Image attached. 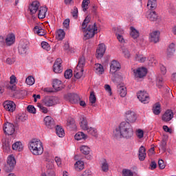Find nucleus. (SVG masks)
<instances>
[{
	"instance_id": "f257e3e1",
	"label": "nucleus",
	"mask_w": 176,
	"mask_h": 176,
	"mask_svg": "<svg viewBox=\"0 0 176 176\" xmlns=\"http://www.w3.org/2000/svg\"><path fill=\"white\" fill-rule=\"evenodd\" d=\"M89 23H90V16H87L83 21L80 28V30L83 34L84 41H87V39L94 38V35L97 34V25L96 23L91 24L87 26Z\"/></svg>"
},
{
	"instance_id": "f03ea898",
	"label": "nucleus",
	"mask_w": 176,
	"mask_h": 176,
	"mask_svg": "<svg viewBox=\"0 0 176 176\" xmlns=\"http://www.w3.org/2000/svg\"><path fill=\"white\" fill-rule=\"evenodd\" d=\"M134 134L133 126L130 123L122 122L119 126V129H116L114 131V136L117 138H126L129 140Z\"/></svg>"
},
{
	"instance_id": "7ed1b4c3",
	"label": "nucleus",
	"mask_w": 176,
	"mask_h": 176,
	"mask_svg": "<svg viewBox=\"0 0 176 176\" xmlns=\"http://www.w3.org/2000/svg\"><path fill=\"white\" fill-rule=\"evenodd\" d=\"M29 149L32 155L39 156L43 153V145L42 142L37 139H32L29 142Z\"/></svg>"
},
{
	"instance_id": "20e7f679",
	"label": "nucleus",
	"mask_w": 176,
	"mask_h": 176,
	"mask_svg": "<svg viewBox=\"0 0 176 176\" xmlns=\"http://www.w3.org/2000/svg\"><path fill=\"white\" fill-rule=\"evenodd\" d=\"M14 166H16V159L13 155H10L8 157L7 164L4 165L3 170L6 173H11L13 171Z\"/></svg>"
},
{
	"instance_id": "39448f33",
	"label": "nucleus",
	"mask_w": 176,
	"mask_h": 176,
	"mask_svg": "<svg viewBox=\"0 0 176 176\" xmlns=\"http://www.w3.org/2000/svg\"><path fill=\"white\" fill-rule=\"evenodd\" d=\"M45 107H54L60 102V99L56 96H46L43 100Z\"/></svg>"
},
{
	"instance_id": "423d86ee",
	"label": "nucleus",
	"mask_w": 176,
	"mask_h": 176,
	"mask_svg": "<svg viewBox=\"0 0 176 176\" xmlns=\"http://www.w3.org/2000/svg\"><path fill=\"white\" fill-rule=\"evenodd\" d=\"M65 98L71 104H78L80 101V97L76 94H67L65 96Z\"/></svg>"
},
{
	"instance_id": "0eeeda50",
	"label": "nucleus",
	"mask_w": 176,
	"mask_h": 176,
	"mask_svg": "<svg viewBox=\"0 0 176 176\" xmlns=\"http://www.w3.org/2000/svg\"><path fill=\"white\" fill-rule=\"evenodd\" d=\"M125 118L127 123H135L137 114L134 111L129 110L125 113Z\"/></svg>"
},
{
	"instance_id": "6e6552de",
	"label": "nucleus",
	"mask_w": 176,
	"mask_h": 176,
	"mask_svg": "<svg viewBox=\"0 0 176 176\" xmlns=\"http://www.w3.org/2000/svg\"><path fill=\"white\" fill-rule=\"evenodd\" d=\"M14 124L10 122H6L3 126V131L7 135H12L14 134Z\"/></svg>"
},
{
	"instance_id": "1a4fd4ad",
	"label": "nucleus",
	"mask_w": 176,
	"mask_h": 176,
	"mask_svg": "<svg viewBox=\"0 0 176 176\" xmlns=\"http://www.w3.org/2000/svg\"><path fill=\"white\" fill-rule=\"evenodd\" d=\"M137 97L143 104H148L149 102V94L146 91H140L137 94Z\"/></svg>"
},
{
	"instance_id": "9d476101",
	"label": "nucleus",
	"mask_w": 176,
	"mask_h": 176,
	"mask_svg": "<svg viewBox=\"0 0 176 176\" xmlns=\"http://www.w3.org/2000/svg\"><path fill=\"white\" fill-rule=\"evenodd\" d=\"M133 74L135 78H139L140 79H142V78H144V76H146V74H148V70L145 67H140L136 70H134Z\"/></svg>"
},
{
	"instance_id": "9b49d317",
	"label": "nucleus",
	"mask_w": 176,
	"mask_h": 176,
	"mask_svg": "<svg viewBox=\"0 0 176 176\" xmlns=\"http://www.w3.org/2000/svg\"><path fill=\"white\" fill-rule=\"evenodd\" d=\"M120 63L116 60H113L110 65V74L113 76H115L116 72L120 69Z\"/></svg>"
},
{
	"instance_id": "f8f14e48",
	"label": "nucleus",
	"mask_w": 176,
	"mask_h": 176,
	"mask_svg": "<svg viewBox=\"0 0 176 176\" xmlns=\"http://www.w3.org/2000/svg\"><path fill=\"white\" fill-rule=\"evenodd\" d=\"M63 60L61 58H57L53 65V71L55 74H61L63 72V66L61 63Z\"/></svg>"
},
{
	"instance_id": "ddd939ff",
	"label": "nucleus",
	"mask_w": 176,
	"mask_h": 176,
	"mask_svg": "<svg viewBox=\"0 0 176 176\" xmlns=\"http://www.w3.org/2000/svg\"><path fill=\"white\" fill-rule=\"evenodd\" d=\"M44 123L47 129H54L56 127V122L52 116H46L44 118Z\"/></svg>"
},
{
	"instance_id": "4468645a",
	"label": "nucleus",
	"mask_w": 176,
	"mask_h": 176,
	"mask_svg": "<svg viewBox=\"0 0 176 176\" xmlns=\"http://www.w3.org/2000/svg\"><path fill=\"white\" fill-rule=\"evenodd\" d=\"M3 107L5 109L9 112H14L16 110V104L14 103L12 100H6L4 102Z\"/></svg>"
},
{
	"instance_id": "2eb2a0df",
	"label": "nucleus",
	"mask_w": 176,
	"mask_h": 176,
	"mask_svg": "<svg viewBox=\"0 0 176 176\" xmlns=\"http://www.w3.org/2000/svg\"><path fill=\"white\" fill-rule=\"evenodd\" d=\"M39 6H41V3L38 1H34L32 3V4L29 6V10L31 14H35L38 10H39Z\"/></svg>"
},
{
	"instance_id": "dca6fc26",
	"label": "nucleus",
	"mask_w": 176,
	"mask_h": 176,
	"mask_svg": "<svg viewBox=\"0 0 176 176\" xmlns=\"http://www.w3.org/2000/svg\"><path fill=\"white\" fill-rule=\"evenodd\" d=\"M28 49V43L27 41H21L18 47L19 54H25Z\"/></svg>"
},
{
	"instance_id": "f3484780",
	"label": "nucleus",
	"mask_w": 176,
	"mask_h": 176,
	"mask_svg": "<svg viewBox=\"0 0 176 176\" xmlns=\"http://www.w3.org/2000/svg\"><path fill=\"white\" fill-rule=\"evenodd\" d=\"M105 50V45L100 44L98 46V49L96 50V58H102V57H104Z\"/></svg>"
},
{
	"instance_id": "a211bd4d",
	"label": "nucleus",
	"mask_w": 176,
	"mask_h": 176,
	"mask_svg": "<svg viewBox=\"0 0 176 176\" xmlns=\"http://www.w3.org/2000/svg\"><path fill=\"white\" fill-rule=\"evenodd\" d=\"M16 42V36L13 34H8L6 38V46H12Z\"/></svg>"
},
{
	"instance_id": "6ab92c4d",
	"label": "nucleus",
	"mask_w": 176,
	"mask_h": 176,
	"mask_svg": "<svg viewBox=\"0 0 176 176\" xmlns=\"http://www.w3.org/2000/svg\"><path fill=\"white\" fill-rule=\"evenodd\" d=\"M160 37V31H154L150 34V40L151 42H154V43H157V42H159Z\"/></svg>"
},
{
	"instance_id": "aec40b11",
	"label": "nucleus",
	"mask_w": 176,
	"mask_h": 176,
	"mask_svg": "<svg viewBox=\"0 0 176 176\" xmlns=\"http://www.w3.org/2000/svg\"><path fill=\"white\" fill-rule=\"evenodd\" d=\"M174 118V113L171 110H167L162 116V120L164 122H170Z\"/></svg>"
},
{
	"instance_id": "412c9836",
	"label": "nucleus",
	"mask_w": 176,
	"mask_h": 176,
	"mask_svg": "<svg viewBox=\"0 0 176 176\" xmlns=\"http://www.w3.org/2000/svg\"><path fill=\"white\" fill-rule=\"evenodd\" d=\"M53 87L56 91H60V90H63V89H64L63 82L58 79H54L53 80Z\"/></svg>"
},
{
	"instance_id": "4be33fe9",
	"label": "nucleus",
	"mask_w": 176,
	"mask_h": 176,
	"mask_svg": "<svg viewBox=\"0 0 176 176\" xmlns=\"http://www.w3.org/2000/svg\"><path fill=\"white\" fill-rule=\"evenodd\" d=\"M80 126L82 129V130H84V131H86V130H87L89 125H88L87 120L86 119V117L82 116L80 118Z\"/></svg>"
},
{
	"instance_id": "5701e85b",
	"label": "nucleus",
	"mask_w": 176,
	"mask_h": 176,
	"mask_svg": "<svg viewBox=\"0 0 176 176\" xmlns=\"http://www.w3.org/2000/svg\"><path fill=\"white\" fill-rule=\"evenodd\" d=\"M146 17L150 21H156L157 20V14L155 11H148L146 12Z\"/></svg>"
},
{
	"instance_id": "b1692460",
	"label": "nucleus",
	"mask_w": 176,
	"mask_h": 176,
	"mask_svg": "<svg viewBox=\"0 0 176 176\" xmlns=\"http://www.w3.org/2000/svg\"><path fill=\"white\" fill-rule=\"evenodd\" d=\"M118 93L120 96V97H126L127 94V89L126 87L119 85H118Z\"/></svg>"
},
{
	"instance_id": "393cba45",
	"label": "nucleus",
	"mask_w": 176,
	"mask_h": 176,
	"mask_svg": "<svg viewBox=\"0 0 176 176\" xmlns=\"http://www.w3.org/2000/svg\"><path fill=\"white\" fill-rule=\"evenodd\" d=\"M145 157H146V150L145 149V147L142 146L139 148V160L140 162H144V160H145Z\"/></svg>"
},
{
	"instance_id": "a878e982",
	"label": "nucleus",
	"mask_w": 176,
	"mask_h": 176,
	"mask_svg": "<svg viewBox=\"0 0 176 176\" xmlns=\"http://www.w3.org/2000/svg\"><path fill=\"white\" fill-rule=\"evenodd\" d=\"M46 12H47V8L40 7L38 8V19H43L46 17Z\"/></svg>"
},
{
	"instance_id": "bb28decb",
	"label": "nucleus",
	"mask_w": 176,
	"mask_h": 176,
	"mask_svg": "<svg viewBox=\"0 0 176 176\" xmlns=\"http://www.w3.org/2000/svg\"><path fill=\"white\" fill-rule=\"evenodd\" d=\"M16 76L12 75L10 77V83L7 85V87L10 89V90H16Z\"/></svg>"
},
{
	"instance_id": "cd10ccee",
	"label": "nucleus",
	"mask_w": 176,
	"mask_h": 176,
	"mask_svg": "<svg viewBox=\"0 0 176 176\" xmlns=\"http://www.w3.org/2000/svg\"><path fill=\"white\" fill-rule=\"evenodd\" d=\"M157 6V0H148L147 3V8L150 10H155Z\"/></svg>"
},
{
	"instance_id": "c85d7f7f",
	"label": "nucleus",
	"mask_w": 176,
	"mask_h": 176,
	"mask_svg": "<svg viewBox=\"0 0 176 176\" xmlns=\"http://www.w3.org/2000/svg\"><path fill=\"white\" fill-rule=\"evenodd\" d=\"M174 53H175V44L170 43L167 49V56L168 57H171V56H174Z\"/></svg>"
},
{
	"instance_id": "c756f323",
	"label": "nucleus",
	"mask_w": 176,
	"mask_h": 176,
	"mask_svg": "<svg viewBox=\"0 0 176 176\" xmlns=\"http://www.w3.org/2000/svg\"><path fill=\"white\" fill-rule=\"evenodd\" d=\"M85 65H86V59L85 58V56H81L78 59V63L76 67L77 70L83 69V68H85Z\"/></svg>"
},
{
	"instance_id": "7c9ffc66",
	"label": "nucleus",
	"mask_w": 176,
	"mask_h": 176,
	"mask_svg": "<svg viewBox=\"0 0 176 176\" xmlns=\"http://www.w3.org/2000/svg\"><path fill=\"white\" fill-rule=\"evenodd\" d=\"M94 69L95 72H96L98 75H102V74H104V66L100 63L95 64Z\"/></svg>"
},
{
	"instance_id": "2f4dec72",
	"label": "nucleus",
	"mask_w": 176,
	"mask_h": 176,
	"mask_svg": "<svg viewBox=\"0 0 176 176\" xmlns=\"http://www.w3.org/2000/svg\"><path fill=\"white\" fill-rule=\"evenodd\" d=\"M23 143L21 142H16L12 144V149L14 151H18V152H21L23 151Z\"/></svg>"
},
{
	"instance_id": "473e14b6",
	"label": "nucleus",
	"mask_w": 176,
	"mask_h": 176,
	"mask_svg": "<svg viewBox=\"0 0 176 176\" xmlns=\"http://www.w3.org/2000/svg\"><path fill=\"white\" fill-rule=\"evenodd\" d=\"M56 133L58 136H59L60 138H63L65 135V132L64 131V129L60 126L57 125L56 126Z\"/></svg>"
},
{
	"instance_id": "72a5a7b5",
	"label": "nucleus",
	"mask_w": 176,
	"mask_h": 176,
	"mask_svg": "<svg viewBox=\"0 0 176 176\" xmlns=\"http://www.w3.org/2000/svg\"><path fill=\"white\" fill-rule=\"evenodd\" d=\"M75 169L76 171H82L85 168V162L82 161H77L74 164Z\"/></svg>"
},
{
	"instance_id": "f704fd0d",
	"label": "nucleus",
	"mask_w": 176,
	"mask_h": 176,
	"mask_svg": "<svg viewBox=\"0 0 176 176\" xmlns=\"http://www.w3.org/2000/svg\"><path fill=\"white\" fill-rule=\"evenodd\" d=\"M34 31L37 35H39L40 36H43V35H45V30H43L42 27L39 25H36L34 28Z\"/></svg>"
},
{
	"instance_id": "c9c22d12",
	"label": "nucleus",
	"mask_w": 176,
	"mask_h": 176,
	"mask_svg": "<svg viewBox=\"0 0 176 176\" xmlns=\"http://www.w3.org/2000/svg\"><path fill=\"white\" fill-rule=\"evenodd\" d=\"M74 138L77 141H80V140H86V138H87V135L85 134L83 132H78L74 135Z\"/></svg>"
},
{
	"instance_id": "e433bc0d",
	"label": "nucleus",
	"mask_w": 176,
	"mask_h": 176,
	"mask_svg": "<svg viewBox=\"0 0 176 176\" xmlns=\"http://www.w3.org/2000/svg\"><path fill=\"white\" fill-rule=\"evenodd\" d=\"M131 30V36H132V38L133 39H137V38H138V36H140V32L135 30V28H134V27L131 26L130 28Z\"/></svg>"
},
{
	"instance_id": "4c0bfd02",
	"label": "nucleus",
	"mask_w": 176,
	"mask_h": 176,
	"mask_svg": "<svg viewBox=\"0 0 176 176\" xmlns=\"http://www.w3.org/2000/svg\"><path fill=\"white\" fill-rule=\"evenodd\" d=\"M160 109H161L160 103L157 102L153 107V114L154 115H160Z\"/></svg>"
},
{
	"instance_id": "58836bf2",
	"label": "nucleus",
	"mask_w": 176,
	"mask_h": 176,
	"mask_svg": "<svg viewBox=\"0 0 176 176\" xmlns=\"http://www.w3.org/2000/svg\"><path fill=\"white\" fill-rule=\"evenodd\" d=\"M65 38V32L60 29L56 32V38L58 41H63Z\"/></svg>"
},
{
	"instance_id": "ea45409f",
	"label": "nucleus",
	"mask_w": 176,
	"mask_h": 176,
	"mask_svg": "<svg viewBox=\"0 0 176 176\" xmlns=\"http://www.w3.org/2000/svg\"><path fill=\"white\" fill-rule=\"evenodd\" d=\"M83 71H85L83 69H76L74 70V77L76 79H80L83 76Z\"/></svg>"
},
{
	"instance_id": "a19ab883",
	"label": "nucleus",
	"mask_w": 176,
	"mask_h": 176,
	"mask_svg": "<svg viewBox=\"0 0 176 176\" xmlns=\"http://www.w3.org/2000/svg\"><path fill=\"white\" fill-rule=\"evenodd\" d=\"M85 131H87L89 134H91V135H93L94 137H98V134L97 133V129L96 128L88 127Z\"/></svg>"
},
{
	"instance_id": "79ce46f5",
	"label": "nucleus",
	"mask_w": 176,
	"mask_h": 176,
	"mask_svg": "<svg viewBox=\"0 0 176 176\" xmlns=\"http://www.w3.org/2000/svg\"><path fill=\"white\" fill-rule=\"evenodd\" d=\"M135 61H139V63H145V61H146V57L141 54H137L135 56Z\"/></svg>"
},
{
	"instance_id": "37998d69",
	"label": "nucleus",
	"mask_w": 176,
	"mask_h": 176,
	"mask_svg": "<svg viewBox=\"0 0 176 176\" xmlns=\"http://www.w3.org/2000/svg\"><path fill=\"white\" fill-rule=\"evenodd\" d=\"M67 126L69 127V129H76V124H75L74 119H69L67 122Z\"/></svg>"
},
{
	"instance_id": "c03bdc74",
	"label": "nucleus",
	"mask_w": 176,
	"mask_h": 176,
	"mask_svg": "<svg viewBox=\"0 0 176 176\" xmlns=\"http://www.w3.org/2000/svg\"><path fill=\"white\" fill-rule=\"evenodd\" d=\"M90 3V0H83L82 2V12H86L89 9V4Z\"/></svg>"
},
{
	"instance_id": "a18cd8bd",
	"label": "nucleus",
	"mask_w": 176,
	"mask_h": 176,
	"mask_svg": "<svg viewBox=\"0 0 176 176\" xmlns=\"http://www.w3.org/2000/svg\"><path fill=\"white\" fill-rule=\"evenodd\" d=\"M80 151L81 153H83V155H89V153H90V148L87 146H82Z\"/></svg>"
},
{
	"instance_id": "49530a36",
	"label": "nucleus",
	"mask_w": 176,
	"mask_h": 176,
	"mask_svg": "<svg viewBox=\"0 0 176 176\" xmlns=\"http://www.w3.org/2000/svg\"><path fill=\"white\" fill-rule=\"evenodd\" d=\"M102 170L104 173H107L109 170V165L108 164V162H107V160H104L102 163Z\"/></svg>"
},
{
	"instance_id": "de8ad7c7",
	"label": "nucleus",
	"mask_w": 176,
	"mask_h": 176,
	"mask_svg": "<svg viewBox=\"0 0 176 176\" xmlns=\"http://www.w3.org/2000/svg\"><path fill=\"white\" fill-rule=\"evenodd\" d=\"M25 83H27L29 86H32V85L35 83V78H34L32 76H30L26 78Z\"/></svg>"
},
{
	"instance_id": "09e8293b",
	"label": "nucleus",
	"mask_w": 176,
	"mask_h": 176,
	"mask_svg": "<svg viewBox=\"0 0 176 176\" xmlns=\"http://www.w3.org/2000/svg\"><path fill=\"white\" fill-rule=\"evenodd\" d=\"M166 146H167V142H166V140H163L162 141L160 142V149H161L162 152H164L166 151Z\"/></svg>"
},
{
	"instance_id": "8fccbe9b",
	"label": "nucleus",
	"mask_w": 176,
	"mask_h": 176,
	"mask_svg": "<svg viewBox=\"0 0 176 176\" xmlns=\"http://www.w3.org/2000/svg\"><path fill=\"white\" fill-rule=\"evenodd\" d=\"M134 173L130 169H123L122 176H133Z\"/></svg>"
},
{
	"instance_id": "3c124183",
	"label": "nucleus",
	"mask_w": 176,
	"mask_h": 176,
	"mask_svg": "<svg viewBox=\"0 0 176 176\" xmlns=\"http://www.w3.org/2000/svg\"><path fill=\"white\" fill-rule=\"evenodd\" d=\"M64 76L65 79H71L72 78V69H69L65 72Z\"/></svg>"
},
{
	"instance_id": "603ef678",
	"label": "nucleus",
	"mask_w": 176,
	"mask_h": 176,
	"mask_svg": "<svg viewBox=\"0 0 176 176\" xmlns=\"http://www.w3.org/2000/svg\"><path fill=\"white\" fill-rule=\"evenodd\" d=\"M3 149L6 152H9V151H10V144L8 141H5V142L3 143Z\"/></svg>"
},
{
	"instance_id": "864d4df0",
	"label": "nucleus",
	"mask_w": 176,
	"mask_h": 176,
	"mask_svg": "<svg viewBox=\"0 0 176 176\" xmlns=\"http://www.w3.org/2000/svg\"><path fill=\"white\" fill-rule=\"evenodd\" d=\"M89 101L91 104H96V101H97V98H96V95H94V91H91L90 94Z\"/></svg>"
},
{
	"instance_id": "5fc2aeb1",
	"label": "nucleus",
	"mask_w": 176,
	"mask_h": 176,
	"mask_svg": "<svg viewBox=\"0 0 176 176\" xmlns=\"http://www.w3.org/2000/svg\"><path fill=\"white\" fill-rule=\"evenodd\" d=\"M41 47L44 49V50H47V52H49L50 50V45L47 43V42L43 41L41 42Z\"/></svg>"
},
{
	"instance_id": "6e6d98bb",
	"label": "nucleus",
	"mask_w": 176,
	"mask_h": 176,
	"mask_svg": "<svg viewBox=\"0 0 176 176\" xmlns=\"http://www.w3.org/2000/svg\"><path fill=\"white\" fill-rule=\"evenodd\" d=\"M37 107H38V108H39L40 111L43 112V113H47V112H48L47 108L43 106L42 104L38 103L37 104Z\"/></svg>"
},
{
	"instance_id": "4d7b16f0",
	"label": "nucleus",
	"mask_w": 176,
	"mask_h": 176,
	"mask_svg": "<svg viewBox=\"0 0 176 176\" xmlns=\"http://www.w3.org/2000/svg\"><path fill=\"white\" fill-rule=\"evenodd\" d=\"M158 166L160 170H164V168H166V164H164V161L163 160H159Z\"/></svg>"
},
{
	"instance_id": "13d9d810",
	"label": "nucleus",
	"mask_w": 176,
	"mask_h": 176,
	"mask_svg": "<svg viewBox=\"0 0 176 176\" xmlns=\"http://www.w3.org/2000/svg\"><path fill=\"white\" fill-rule=\"evenodd\" d=\"M28 111L30 112V113H36V109H35V107L32 105H29L28 106L27 108Z\"/></svg>"
},
{
	"instance_id": "bf43d9fd",
	"label": "nucleus",
	"mask_w": 176,
	"mask_h": 176,
	"mask_svg": "<svg viewBox=\"0 0 176 176\" xmlns=\"http://www.w3.org/2000/svg\"><path fill=\"white\" fill-rule=\"evenodd\" d=\"M163 78H157V87H159V89H162V87H163Z\"/></svg>"
},
{
	"instance_id": "052dcab7",
	"label": "nucleus",
	"mask_w": 176,
	"mask_h": 176,
	"mask_svg": "<svg viewBox=\"0 0 176 176\" xmlns=\"http://www.w3.org/2000/svg\"><path fill=\"white\" fill-rule=\"evenodd\" d=\"M72 14L74 19H78V8L74 7L72 11Z\"/></svg>"
},
{
	"instance_id": "680f3d73",
	"label": "nucleus",
	"mask_w": 176,
	"mask_h": 176,
	"mask_svg": "<svg viewBox=\"0 0 176 176\" xmlns=\"http://www.w3.org/2000/svg\"><path fill=\"white\" fill-rule=\"evenodd\" d=\"M16 62V59L14 58H8L6 60V63L9 65H12V64H14Z\"/></svg>"
},
{
	"instance_id": "e2e57ef3",
	"label": "nucleus",
	"mask_w": 176,
	"mask_h": 176,
	"mask_svg": "<svg viewBox=\"0 0 176 176\" xmlns=\"http://www.w3.org/2000/svg\"><path fill=\"white\" fill-rule=\"evenodd\" d=\"M136 135L140 139L144 137V131L142 129H138L136 133Z\"/></svg>"
},
{
	"instance_id": "0e129e2a",
	"label": "nucleus",
	"mask_w": 176,
	"mask_h": 176,
	"mask_svg": "<svg viewBox=\"0 0 176 176\" xmlns=\"http://www.w3.org/2000/svg\"><path fill=\"white\" fill-rule=\"evenodd\" d=\"M104 89H105L106 91H108V93L110 96H112V89H111V86L109 85H105Z\"/></svg>"
},
{
	"instance_id": "69168bd1",
	"label": "nucleus",
	"mask_w": 176,
	"mask_h": 176,
	"mask_svg": "<svg viewBox=\"0 0 176 176\" xmlns=\"http://www.w3.org/2000/svg\"><path fill=\"white\" fill-rule=\"evenodd\" d=\"M63 24L65 28H67V29L69 28V19H65Z\"/></svg>"
},
{
	"instance_id": "338daca9",
	"label": "nucleus",
	"mask_w": 176,
	"mask_h": 176,
	"mask_svg": "<svg viewBox=\"0 0 176 176\" xmlns=\"http://www.w3.org/2000/svg\"><path fill=\"white\" fill-rule=\"evenodd\" d=\"M123 53L126 58H130V52L127 49L123 50Z\"/></svg>"
},
{
	"instance_id": "774afa93",
	"label": "nucleus",
	"mask_w": 176,
	"mask_h": 176,
	"mask_svg": "<svg viewBox=\"0 0 176 176\" xmlns=\"http://www.w3.org/2000/svg\"><path fill=\"white\" fill-rule=\"evenodd\" d=\"M79 176H91V172L90 170H85Z\"/></svg>"
}]
</instances>
